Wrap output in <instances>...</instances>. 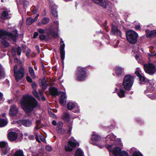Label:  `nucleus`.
<instances>
[{
    "instance_id": "20e7f679",
    "label": "nucleus",
    "mask_w": 156,
    "mask_h": 156,
    "mask_svg": "<svg viewBox=\"0 0 156 156\" xmlns=\"http://www.w3.org/2000/svg\"><path fill=\"white\" fill-rule=\"evenodd\" d=\"M154 85L152 82H148L147 89L145 91L146 95L151 99L156 98V86L154 87Z\"/></svg>"
},
{
    "instance_id": "f3484780",
    "label": "nucleus",
    "mask_w": 156,
    "mask_h": 156,
    "mask_svg": "<svg viewBox=\"0 0 156 156\" xmlns=\"http://www.w3.org/2000/svg\"><path fill=\"white\" fill-rule=\"evenodd\" d=\"M67 108L69 110H71L74 108L76 109V111H74V112L76 113L80 112V109L78 106L76 105L74 103L72 102H69L67 104Z\"/></svg>"
},
{
    "instance_id": "bb28decb",
    "label": "nucleus",
    "mask_w": 156,
    "mask_h": 156,
    "mask_svg": "<svg viewBox=\"0 0 156 156\" xmlns=\"http://www.w3.org/2000/svg\"><path fill=\"white\" fill-rule=\"evenodd\" d=\"M2 18L3 19H9L11 17V15L9 12L6 11H4L2 12Z\"/></svg>"
},
{
    "instance_id": "9d476101",
    "label": "nucleus",
    "mask_w": 156,
    "mask_h": 156,
    "mask_svg": "<svg viewBox=\"0 0 156 156\" xmlns=\"http://www.w3.org/2000/svg\"><path fill=\"white\" fill-rule=\"evenodd\" d=\"M10 149L7 142L4 141L0 142V151L2 155L7 154L10 151Z\"/></svg>"
},
{
    "instance_id": "8fccbe9b",
    "label": "nucleus",
    "mask_w": 156,
    "mask_h": 156,
    "mask_svg": "<svg viewBox=\"0 0 156 156\" xmlns=\"http://www.w3.org/2000/svg\"><path fill=\"white\" fill-rule=\"evenodd\" d=\"M26 79L27 81L31 83L32 82V80L31 78L29 76H27L26 77Z\"/></svg>"
},
{
    "instance_id": "4d7b16f0",
    "label": "nucleus",
    "mask_w": 156,
    "mask_h": 156,
    "mask_svg": "<svg viewBox=\"0 0 156 156\" xmlns=\"http://www.w3.org/2000/svg\"><path fill=\"white\" fill-rule=\"evenodd\" d=\"M30 51V49H28L26 53V55L27 57L29 56Z\"/></svg>"
},
{
    "instance_id": "e433bc0d",
    "label": "nucleus",
    "mask_w": 156,
    "mask_h": 156,
    "mask_svg": "<svg viewBox=\"0 0 156 156\" xmlns=\"http://www.w3.org/2000/svg\"><path fill=\"white\" fill-rule=\"evenodd\" d=\"M14 61L16 63L18 64L21 67V68H22L21 66H22V62L20 61L19 60L18 58H16L14 59Z\"/></svg>"
},
{
    "instance_id": "2eb2a0df",
    "label": "nucleus",
    "mask_w": 156,
    "mask_h": 156,
    "mask_svg": "<svg viewBox=\"0 0 156 156\" xmlns=\"http://www.w3.org/2000/svg\"><path fill=\"white\" fill-rule=\"evenodd\" d=\"M18 112V108L15 105L11 106L9 110V115L11 116H16Z\"/></svg>"
},
{
    "instance_id": "c9c22d12",
    "label": "nucleus",
    "mask_w": 156,
    "mask_h": 156,
    "mask_svg": "<svg viewBox=\"0 0 156 156\" xmlns=\"http://www.w3.org/2000/svg\"><path fill=\"white\" fill-rule=\"evenodd\" d=\"M49 19L47 17H45L43 18L42 20V23L43 24H46L49 22Z\"/></svg>"
},
{
    "instance_id": "ea45409f",
    "label": "nucleus",
    "mask_w": 156,
    "mask_h": 156,
    "mask_svg": "<svg viewBox=\"0 0 156 156\" xmlns=\"http://www.w3.org/2000/svg\"><path fill=\"white\" fill-rule=\"evenodd\" d=\"M147 55L149 57V59H150V57L155 56L156 55V52H151V53H148Z\"/></svg>"
},
{
    "instance_id": "58836bf2",
    "label": "nucleus",
    "mask_w": 156,
    "mask_h": 156,
    "mask_svg": "<svg viewBox=\"0 0 156 156\" xmlns=\"http://www.w3.org/2000/svg\"><path fill=\"white\" fill-rule=\"evenodd\" d=\"M58 133H59L62 134L65 133L66 132L65 130L64 129L62 128H59L58 129H57Z\"/></svg>"
},
{
    "instance_id": "338daca9",
    "label": "nucleus",
    "mask_w": 156,
    "mask_h": 156,
    "mask_svg": "<svg viewBox=\"0 0 156 156\" xmlns=\"http://www.w3.org/2000/svg\"><path fill=\"white\" fill-rule=\"evenodd\" d=\"M138 57H139V55H136V57H135V58H136L138 60Z\"/></svg>"
},
{
    "instance_id": "c03bdc74",
    "label": "nucleus",
    "mask_w": 156,
    "mask_h": 156,
    "mask_svg": "<svg viewBox=\"0 0 156 156\" xmlns=\"http://www.w3.org/2000/svg\"><path fill=\"white\" fill-rule=\"evenodd\" d=\"M63 126V123L61 122H59L57 124V129L62 128Z\"/></svg>"
},
{
    "instance_id": "393cba45",
    "label": "nucleus",
    "mask_w": 156,
    "mask_h": 156,
    "mask_svg": "<svg viewBox=\"0 0 156 156\" xmlns=\"http://www.w3.org/2000/svg\"><path fill=\"white\" fill-rule=\"evenodd\" d=\"M50 94L52 96L57 95L58 94L57 89L54 87H51L49 89Z\"/></svg>"
},
{
    "instance_id": "09e8293b",
    "label": "nucleus",
    "mask_w": 156,
    "mask_h": 156,
    "mask_svg": "<svg viewBox=\"0 0 156 156\" xmlns=\"http://www.w3.org/2000/svg\"><path fill=\"white\" fill-rule=\"evenodd\" d=\"M38 32L41 34H43L44 32V30L43 29L41 28H39L38 29Z\"/></svg>"
},
{
    "instance_id": "c85d7f7f",
    "label": "nucleus",
    "mask_w": 156,
    "mask_h": 156,
    "mask_svg": "<svg viewBox=\"0 0 156 156\" xmlns=\"http://www.w3.org/2000/svg\"><path fill=\"white\" fill-rule=\"evenodd\" d=\"M8 123V121L6 119L0 118V127H3L6 126Z\"/></svg>"
},
{
    "instance_id": "dca6fc26",
    "label": "nucleus",
    "mask_w": 156,
    "mask_h": 156,
    "mask_svg": "<svg viewBox=\"0 0 156 156\" xmlns=\"http://www.w3.org/2000/svg\"><path fill=\"white\" fill-rule=\"evenodd\" d=\"M20 126L23 125L25 126H29L32 124V122L27 119H20L16 122Z\"/></svg>"
},
{
    "instance_id": "7c9ffc66",
    "label": "nucleus",
    "mask_w": 156,
    "mask_h": 156,
    "mask_svg": "<svg viewBox=\"0 0 156 156\" xmlns=\"http://www.w3.org/2000/svg\"><path fill=\"white\" fill-rule=\"evenodd\" d=\"M125 91L122 89L119 88V89L117 91L118 95L120 98L125 97Z\"/></svg>"
},
{
    "instance_id": "0e129e2a",
    "label": "nucleus",
    "mask_w": 156,
    "mask_h": 156,
    "mask_svg": "<svg viewBox=\"0 0 156 156\" xmlns=\"http://www.w3.org/2000/svg\"><path fill=\"white\" fill-rule=\"evenodd\" d=\"M41 97L42 98V99L43 101H45V98L43 95L41 96Z\"/></svg>"
},
{
    "instance_id": "774afa93",
    "label": "nucleus",
    "mask_w": 156,
    "mask_h": 156,
    "mask_svg": "<svg viewBox=\"0 0 156 156\" xmlns=\"http://www.w3.org/2000/svg\"><path fill=\"white\" fill-rule=\"evenodd\" d=\"M39 94H40V95L41 96H43V93L42 92H40L39 93Z\"/></svg>"
},
{
    "instance_id": "37998d69",
    "label": "nucleus",
    "mask_w": 156,
    "mask_h": 156,
    "mask_svg": "<svg viewBox=\"0 0 156 156\" xmlns=\"http://www.w3.org/2000/svg\"><path fill=\"white\" fill-rule=\"evenodd\" d=\"M32 92L34 96L37 98H39L38 94L36 91L34 90Z\"/></svg>"
},
{
    "instance_id": "a878e982",
    "label": "nucleus",
    "mask_w": 156,
    "mask_h": 156,
    "mask_svg": "<svg viewBox=\"0 0 156 156\" xmlns=\"http://www.w3.org/2000/svg\"><path fill=\"white\" fill-rule=\"evenodd\" d=\"M51 8L52 15L54 18L56 19L57 16V12L56 10L57 6L55 5H54L53 7L51 6Z\"/></svg>"
},
{
    "instance_id": "6e6552de",
    "label": "nucleus",
    "mask_w": 156,
    "mask_h": 156,
    "mask_svg": "<svg viewBox=\"0 0 156 156\" xmlns=\"http://www.w3.org/2000/svg\"><path fill=\"white\" fill-rule=\"evenodd\" d=\"M79 146V143L72 137L70 138L68 144L66 146L65 150L66 151H71L74 149L75 147Z\"/></svg>"
},
{
    "instance_id": "aec40b11",
    "label": "nucleus",
    "mask_w": 156,
    "mask_h": 156,
    "mask_svg": "<svg viewBox=\"0 0 156 156\" xmlns=\"http://www.w3.org/2000/svg\"><path fill=\"white\" fill-rule=\"evenodd\" d=\"M66 100V93L62 92L61 93V96L60 98V103L62 105H64L65 104Z\"/></svg>"
},
{
    "instance_id": "5fc2aeb1",
    "label": "nucleus",
    "mask_w": 156,
    "mask_h": 156,
    "mask_svg": "<svg viewBox=\"0 0 156 156\" xmlns=\"http://www.w3.org/2000/svg\"><path fill=\"white\" fill-rule=\"evenodd\" d=\"M68 127H69V129H68V131L69 132V133H70L71 132L72 129V125H69V126Z\"/></svg>"
},
{
    "instance_id": "3c124183",
    "label": "nucleus",
    "mask_w": 156,
    "mask_h": 156,
    "mask_svg": "<svg viewBox=\"0 0 156 156\" xmlns=\"http://www.w3.org/2000/svg\"><path fill=\"white\" fill-rule=\"evenodd\" d=\"M32 86L34 89H35L37 87V85L35 83H33L32 84Z\"/></svg>"
},
{
    "instance_id": "de8ad7c7",
    "label": "nucleus",
    "mask_w": 156,
    "mask_h": 156,
    "mask_svg": "<svg viewBox=\"0 0 156 156\" xmlns=\"http://www.w3.org/2000/svg\"><path fill=\"white\" fill-rule=\"evenodd\" d=\"M41 40H44L46 38V37L45 36L41 34L39 36Z\"/></svg>"
},
{
    "instance_id": "49530a36",
    "label": "nucleus",
    "mask_w": 156,
    "mask_h": 156,
    "mask_svg": "<svg viewBox=\"0 0 156 156\" xmlns=\"http://www.w3.org/2000/svg\"><path fill=\"white\" fill-rule=\"evenodd\" d=\"M45 148L46 150L48 151H50L52 150V148L51 147L48 145L46 146Z\"/></svg>"
},
{
    "instance_id": "7ed1b4c3",
    "label": "nucleus",
    "mask_w": 156,
    "mask_h": 156,
    "mask_svg": "<svg viewBox=\"0 0 156 156\" xmlns=\"http://www.w3.org/2000/svg\"><path fill=\"white\" fill-rule=\"evenodd\" d=\"M17 33L18 31L16 30H15L14 31H12L11 33L0 30V38L2 40L1 41V43L3 46L5 47L9 45V43L5 40V39L8 38L15 41L16 37L18 36Z\"/></svg>"
},
{
    "instance_id": "2f4dec72",
    "label": "nucleus",
    "mask_w": 156,
    "mask_h": 156,
    "mask_svg": "<svg viewBox=\"0 0 156 156\" xmlns=\"http://www.w3.org/2000/svg\"><path fill=\"white\" fill-rule=\"evenodd\" d=\"M75 156H84L82 150L78 148L75 153Z\"/></svg>"
},
{
    "instance_id": "423d86ee",
    "label": "nucleus",
    "mask_w": 156,
    "mask_h": 156,
    "mask_svg": "<svg viewBox=\"0 0 156 156\" xmlns=\"http://www.w3.org/2000/svg\"><path fill=\"white\" fill-rule=\"evenodd\" d=\"M133 83V79L132 76L130 75H127L125 76L123 79V85L126 90H129Z\"/></svg>"
},
{
    "instance_id": "f8f14e48",
    "label": "nucleus",
    "mask_w": 156,
    "mask_h": 156,
    "mask_svg": "<svg viewBox=\"0 0 156 156\" xmlns=\"http://www.w3.org/2000/svg\"><path fill=\"white\" fill-rule=\"evenodd\" d=\"M135 73L138 77L140 83L141 84H144L147 82V79L144 76L140 68H137L135 72Z\"/></svg>"
},
{
    "instance_id": "f704fd0d",
    "label": "nucleus",
    "mask_w": 156,
    "mask_h": 156,
    "mask_svg": "<svg viewBox=\"0 0 156 156\" xmlns=\"http://www.w3.org/2000/svg\"><path fill=\"white\" fill-rule=\"evenodd\" d=\"M5 76V72L3 71L2 66L0 64V78L3 77Z\"/></svg>"
},
{
    "instance_id": "39448f33",
    "label": "nucleus",
    "mask_w": 156,
    "mask_h": 156,
    "mask_svg": "<svg viewBox=\"0 0 156 156\" xmlns=\"http://www.w3.org/2000/svg\"><path fill=\"white\" fill-rule=\"evenodd\" d=\"M88 75L86 72L85 69L82 67H79L76 73V79L78 81L84 80Z\"/></svg>"
},
{
    "instance_id": "f257e3e1",
    "label": "nucleus",
    "mask_w": 156,
    "mask_h": 156,
    "mask_svg": "<svg viewBox=\"0 0 156 156\" xmlns=\"http://www.w3.org/2000/svg\"><path fill=\"white\" fill-rule=\"evenodd\" d=\"M105 146L110 152V156H129L126 151L122 152L119 147L120 141L116 139V136L112 133L107 135L105 137Z\"/></svg>"
},
{
    "instance_id": "cd10ccee",
    "label": "nucleus",
    "mask_w": 156,
    "mask_h": 156,
    "mask_svg": "<svg viewBox=\"0 0 156 156\" xmlns=\"http://www.w3.org/2000/svg\"><path fill=\"white\" fill-rule=\"evenodd\" d=\"M7 156H10L8 155ZM11 156H24L22 150H18L16 151L13 154H11Z\"/></svg>"
},
{
    "instance_id": "79ce46f5",
    "label": "nucleus",
    "mask_w": 156,
    "mask_h": 156,
    "mask_svg": "<svg viewBox=\"0 0 156 156\" xmlns=\"http://www.w3.org/2000/svg\"><path fill=\"white\" fill-rule=\"evenodd\" d=\"M138 151L136 150V149L134 147L132 148L129 150V153L132 154L134 153L135 152H137Z\"/></svg>"
},
{
    "instance_id": "72a5a7b5",
    "label": "nucleus",
    "mask_w": 156,
    "mask_h": 156,
    "mask_svg": "<svg viewBox=\"0 0 156 156\" xmlns=\"http://www.w3.org/2000/svg\"><path fill=\"white\" fill-rule=\"evenodd\" d=\"M146 36L147 37H151L153 36H155L154 30H152L147 32L146 34Z\"/></svg>"
},
{
    "instance_id": "13d9d810",
    "label": "nucleus",
    "mask_w": 156,
    "mask_h": 156,
    "mask_svg": "<svg viewBox=\"0 0 156 156\" xmlns=\"http://www.w3.org/2000/svg\"><path fill=\"white\" fill-rule=\"evenodd\" d=\"M29 2L27 1H25L24 3V5L25 7L27 6V5H29Z\"/></svg>"
},
{
    "instance_id": "b1692460",
    "label": "nucleus",
    "mask_w": 156,
    "mask_h": 156,
    "mask_svg": "<svg viewBox=\"0 0 156 156\" xmlns=\"http://www.w3.org/2000/svg\"><path fill=\"white\" fill-rule=\"evenodd\" d=\"M115 70L116 75L118 76H120L122 73L124 71V69L119 67L116 66L115 68Z\"/></svg>"
},
{
    "instance_id": "680f3d73",
    "label": "nucleus",
    "mask_w": 156,
    "mask_h": 156,
    "mask_svg": "<svg viewBox=\"0 0 156 156\" xmlns=\"http://www.w3.org/2000/svg\"><path fill=\"white\" fill-rule=\"evenodd\" d=\"M52 123L54 125H56V122L55 120H53L52 122Z\"/></svg>"
},
{
    "instance_id": "f03ea898",
    "label": "nucleus",
    "mask_w": 156,
    "mask_h": 156,
    "mask_svg": "<svg viewBox=\"0 0 156 156\" xmlns=\"http://www.w3.org/2000/svg\"><path fill=\"white\" fill-rule=\"evenodd\" d=\"M20 103L23 109L27 113L31 112L37 105V101L30 95L24 96Z\"/></svg>"
},
{
    "instance_id": "5701e85b",
    "label": "nucleus",
    "mask_w": 156,
    "mask_h": 156,
    "mask_svg": "<svg viewBox=\"0 0 156 156\" xmlns=\"http://www.w3.org/2000/svg\"><path fill=\"white\" fill-rule=\"evenodd\" d=\"M39 82L43 90H45L48 86V84L46 83L45 77H44L42 79L39 80Z\"/></svg>"
},
{
    "instance_id": "a19ab883",
    "label": "nucleus",
    "mask_w": 156,
    "mask_h": 156,
    "mask_svg": "<svg viewBox=\"0 0 156 156\" xmlns=\"http://www.w3.org/2000/svg\"><path fill=\"white\" fill-rule=\"evenodd\" d=\"M133 156H143L142 154L139 151H138L137 152H135L133 154Z\"/></svg>"
},
{
    "instance_id": "e2e57ef3",
    "label": "nucleus",
    "mask_w": 156,
    "mask_h": 156,
    "mask_svg": "<svg viewBox=\"0 0 156 156\" xmlns=\"http://www.w3.org/2000/svg\"><path fill=\"white\" fill-rule=\"evenodd\" d=\"M55 24L58 26V27L59 23L58 21L56 20V22H55Z\"/></svg>"
},
{
    "instance_id": "a211bd4d",
    "label": "nucleus",
    "mask_w": 156,
    "mask_h": 156,
    "mask_svg": "<svg viewBox=\"0 0 156 156\" xmlns=\"http://www.w3.org/2000/svg\"><path fill=\"white\" fill-rule=\"evenodd\" d=\"M63 41L62 40L60 42V53L61 58V59L63 60L65 58V52L64 51V48L65 44L63 43Z\"/></svg>"
},
{
    "instance_id": "6e6d98bb",
    "label": "nucleus",
    "mask_w": 156,
    "mask_h": 156,
    "mask_svg": "<svg viewBox=\"0 0 156 156\" xmlns=\"http://www.w3.org/2000/svg\"><path fill=\"white\" fill-rule=\"evenodd\" d=\"M40 138L41 140L42 141H43V142H44L45 141V139L44 138L43 136L40 135Z\"/></svg>"
},
{
    "instance_id": "c756f323",
    "label": "nucleus",
    "mask_w": 156,
    "mask_h": 156,
    "mask_svg": "<svg viewBox=\"0 0 156 156\" xmlns=\"http://www.w3.org/2000/svg\"><path fill=\"white\" fill-rule=\"evenodd\" d=\"M62 118L65 121L67 122L69 121L70 119V116L68 112H66L63 113L62 116Z\"/></svg>"
},
{
    "instance_id": "4468645a",
    "label": "nucleus",
    "mask_w": 156,
    "mask_h": 156,
    "mask_svg": "<svg viewBox=\"0 0 156 156\" xmlns=\"http://www.w3.org/2000/svg\"><path fill=\"white\" fill-rule=\"evenodd\" d=\"M24 75V69L23 68H21L17 72L14 73V76L16 80L17 81H19L22 78Z\"/></svg>"
},
{
    "instance_id": "6ab92c4d",
    "label": "nucleus",
    "mask_w": 156,
    "mask_h": 156,
    "mask_svg": "<svg viewBox=\"0 0 156 156\" xmlns=\"http://www.w3.org/2000/svg\"><path fill=\"white\" fill-rule=\"evenodd\" d=\"M111 33L113 35H117L121 37V33L116 26L112 25Z\"/></svg>"
},
{
    "instance_id": "69168bd1",
    "label": "nucleus",
    "mask_w": 156,
    "mask_h": 156,
    "mask_svg": "<svg viewBox=\"0 0 156 156\" xmlns=\"http://www.w3.org/2000/svg\"><path fill=\"white\" fill-rule=\"evenodd\" d=\"M3 19L2 18V15H0V21H2Z\"/></svg>"
},
{
    "instance_id": "a18cd8bd",
    "label": "nucleus",
    "mask_w": 156,
    "mask_h": 156,
    "mask_svg": "<svg viewBox=\"0 0 156 156\" xmlns=\"http://www.w3.org/2000/svg\"><path fill=\"white\" fill-rule=\"evenodd\" d=\"M21 53V49L20 47L17 48V53L18 55H20Z\"/></svg>"
},
{
    "instance_id": "0eeeda50",
    "label": "nucleus",
    "mask_w": 156,
    "mask_h": 156,
    "mask_svg": "<svg viewBox=\"0 0 156 156\" xmlns=\"http://www.w3.org/2000/svg\"><path fill=\"white\" fill-rule=\"evenodd\" d=\"M126 34L127 40L130 43L134 44L136 42L138 34L135 31L129 30L126 32Z\"/></svg>"
},
{
    "instance_id": "052dcab7",
    "label": "nucleus",
    "mask_w": 156,
    "mask_h": 156,
    "mask_svg": "<svg viewBox=\"0 0 156 156\" xmlns=\"http://www.w3.org/2000/svg\"><path fill=\"white\" fill-rule=\"evenodd\" d=\"M37 11V9L36 8H35L32 12V14H35V13Z\"/></svg>"
},
{
    "instance_id": "1a4fd4ad",
    "label": "nucleus",
    "mask_w": 156,
    "mask_h": 156,
    "mask_svg": "<svg viewBox=\"0 0 156 156\" xmlns=\"http://www.w3.org/2000/svg\"><path fill=\"white\" fill-rule=\"evenodd\" d=\"M101 139V137L99 135L95 134H93L92 135L90 143L93 144L97 145L100 148H102L104 146V144H102L103 142L100 141L101 144L98 143V142H100Z\"/></svg>"
},
{
    "instance_id": "473e14b6",
    "label": "nucleus",
    "mask_w": 156,
    "mask_h": 156,
    "mask_svg": "<svg viewBox=\"0 0 156 156\" xmlns=\"http://www.w3.org/2000/svg\"><path fill=\"white\" fill-rule=\"evenodd\" d=\"M29 71L30 73L31 77L33 78H34L35 77L34 72L33 69L30 67L29 68Z\"/></svg>"
},
{
    "instance_id": "9b49d317",
    "label": "nucleus",
    "mask_w": 156,
    "mask_h": 156,
    "mask_svg": "<svg viewBox=\"0 0 156 156\" xmlns=\"http://www.w3.org/2000/svg\"><path fill=\"white\" fill-rule=\"evenodd\" d=\"M144 68L145 72L150 75L154 74L156 71V69L154 66L151 63L144 64Z\"/></svg>"
},
{
    "instance_id": "4c0bfd02",
    "label": "nucleus",
    "mask_w": 156,
    "mask_h": 156,
    "mask_svg": "<svg viewBox=\"0 0 156 156\" xmlns=\"http://www.w3.org/2000/svg\"><path fill=\"white\" fill-rule=\"evenodd\" d=\"M41 122L40 121L37 120L36 121V126L35 127V129H37L41 128V127L40 126V125Z\"/></svg>"
},
{
    "instance_id": "603ef678",
    "label": "nucleus",
    "mask_w": 156,
    "mask_h": 156,
    "mask_svg": "<svg viewBox=\"0 0 156 156\" xmlns=\"http://www.w3.org/2000/svg\"><path fill=\"white\" fill-rule=\"evenodd\" d=\"M135 29L137 30H140V27L139 25H136L135 27Z\"/></svg>"
},
{
    "instance_id": "412c9836",
    "label": "nucleus",
    "mask_w": 156,
    "mask_h": 156,
    "mask_svg": "<svg viewBox=\"0 0 156 156\" xmlns=\"http://www.w3.org/2000/svg\"><path fill=\"white\" fill-rule=\"evenodd\" d=\"M8 138L11 141L15 140L17 137V133L15 132H10L8 134Z\"/></svg>"
},
{
    "instance_id": "864d4df0",
    "label": "nucleus",
    "mask_w": 156,
    "mask_h": 156,
    "mask_svg": "<svg viewBox=\"0 0 156 156\" xmlns=\"http://www.w3.org/2000/svg\"><path fill=\"white\" fill-rule=\"evenodd\" d=\"M38 35V34L37 32H35L34 34L33 38H36L37 36Z\"/></svg>"
},
{
    "instance_id": "bf43d9fd",
    "label": "nucleus",
    "mask_w": 156,
    "mask_h": 156,
    "mask_svg": "<svg viewBox=\"0 0 156 156\" xmlns=\"http://www.w3.org/2000/svg\"><path fill=\"white\" fill-rule=\"evenodd\" d=\"M17 66L16 65H15L14 66V73L16 72H17Z\"/></svg>"
},
{
    "instance_id": "4be33fe9",
    "label": "nucleus",
    "mask_w": 156,
    "mask_h": 156,
    "mask_svg": "<svg viewBox=\"0 0 156 156\" xmlns=\"http://www.w3.org/2000/svg\"><path fill=\"white\" fill-rule=\"evenodd\" d=\"M39 16V14H37L34 19H32L30 17H28L27 18L26 23L27 25H30L36 21L38 17Z\"/></svg>"
},
{
    "instance_id": "ddd939ff",
    "label": "nucleus",
    "mask_w": 156,
    "mask_h": 156,
    "mask_svg": "<svg viewBox=\"0 0 156 156\" xmlns=\"http://www.w3.org/2000/svg\"><path fill=\"white\" fill-rule=\"evenodd\" d=\"M93 2L104 8L110 7L111 3L108 0H92Z\"/></svg>"
}]
</instances>
